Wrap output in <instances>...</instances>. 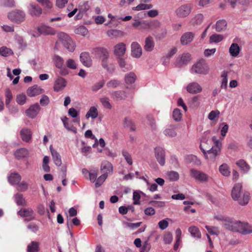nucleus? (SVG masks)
I'll list each match as a JSON object with an SVG mask.
<instances>
[{
  "label": "nucleus",
  "instance_id": "obj_29",
  "mask_svg": "<svg viewBox=\"0 0 252 252\" xmlns=\"http://www.w3.org/2000/svg\"><path fill=\"white\" fill-rule=\"evenodd\" d=\"M5 105L9 108L10 112L11 113L14 114L15 113V109L14 107H11L10 102L12 99V94L11 91L9 89H7L5 91Z\"/></svg>",
  "mask_w": 252,
  "mask_h": 252
},
{
  "label": "nucleus",
  "instance_id": "obj_33",
  "mask_svg": "<svg viewBox=\"0 0 252 252\" xmlns=\"http://www.w3.org/2000/svg\"><path fill=\"white\" fill-rule=\"evenodd\" d=\"M52 60L54 64L57 68H61L63 66L64 60L61 56L58 55H54L53 56Z\"/></svg>",
  "mask_w": 252,
  "mask_h": 252
},
{
  "label": "nucleus",
  "instance_id": "obj_50",
  "mask_svg": "<svg viewBox=\"0 0 252 252\" xmlns=\"http://www.w3.org/2000/svg\"><path fill=\"white\" fill-rule=\"evenodd\" d=\"M13 54V52L12 50L6 46H2L0 48V55L1 56L8 57Z\"/></svg>",
  "mask_w": 252,
  "mask_h": 252
},
{
  "label": "nucleus",
  "instance_id": "obj_62",
  "mask_svg": "<svg viewBox=\"0 0 252 252\" xmlns=\"http://www.w3.org/2000/svg\"><path fill=\"white\" fill-rule=\"evenodd\" d=\"M166 30L162 29L160 30L159 32L154 34V36L157 40H161L164 38L166 37Z\"/></svg>",
  "mask_w": 252,
  "mask_h": 252
},
{
  "label": "nucleus",
  "instance_id": "obj_61",
  "mask_svg": "<svg viewBox=\"0 0 252 252\" xmlns=\"http://www.w3.org/2000/svg\"><path fill=\"white\" fill-rule=\"evenodd\" d=\"M105 84V81L102 80L94 84L91 88L92 91L96 92L102 88Z\"/></svg>",
  "mask_w": 252,
  "mask_h": 252
},
{
  "label": "nucleus",
  "instance_id": "obj_35",
  "mask_svg": "<svg viewBox=\"0 0 252 252\" xmlns=\"http://www.w3.org/2000/svg\"><path fill=\"white\" fill-rule=\"evenodd\" d=\"M185 160L187 163H193L196 165H200L201 163L200 159H199L196 156L193 155L185 156Z\"/></svg>",
  "mask_w": 252,
  "mask_h": 252
},
{
  "label": "nucleus",
  "instance_id": "obj_43",
  "mask_svg": "<svg viewBox=\"0 0 252 252\" xmlns=\"http://www.w3.org/2000/svg\"><path fill=\"white\" fill-rule=\"evenodd\" d=\"M189 231L191 235L195 238H200L201 234L199 229L195 226H192L189 228Z\"/></svg>",
  "mask_w": 252,
  "mask_h": 252
},
{
  "label": "nucleus",
  "instance_id": "obj_14",
  "mask_svg": "<svg viewBox=\"0 0 252 252\" xmlns=\"http://www.w3.org/2000/svg\"><path fill=\"white\" fill-rule=\"evenodd\" d=\"M20 135L22 141L30 143L32 139V133L30 128L23 127L20 131Z\"/></svg>",
  "mask_w": 252,
  "mask_h": 252
},
{
  "label": "nucleus",
  "instance_id": "obj_53",
  "mask_svg": "<svg viewBox=\"0 0 252 252\" xmlns=\"http://www.w3.org/2000/svg\"><path fill=\"white\" fill-rule=\"evenodd\" d=\"M191 60V56L189 53H184L180 58L179 63L181 64L188 63Z\"/></svg>",
  "mask_w": 252,
  "mask_h": 252
},
{
  "label": "nucleus",
  "instance_id": "obj_39",
  "mask_svg": "<svg viewBox=\"0 0 252 252\" xmlns=\"http://www.w3.org/2000/svg\"><path fill=\"white\" fill-rule=\"evenodd\" d=\"M137 79L136 75L133 72H130L125 75V82L127 84H132L134 83Z\"/></svg>",
  "mask_w": 252,
  "mask_h": 252
},
{
  "label": "nucleus",
  "instance_id": "obj_64",
  "mask_svg": "<svg viewBox=\"0 0 252 252\" xmlns=\"http://www.w3.org/2000/svg\"><path fill=\"white\" fill-rule=\"evenodd\" d=\"M173 237L172 235L170 232H166L163 237V240L165 243L170 244L172 241Z\"/></svg>",
  "mask_w": 252,
  "mask_h": 252
},
{
  "label": "nucleus",
  "instance_id": "obj_42",
  "mask_svg": "<svg viewBox=\"0 0 252 252\" xmlns=\"http://www.w3.org/2000/svg\"><path fill=\"white\" fill-rule=\"evenodd\" d=\"M29 155V151L26 148H20L17 150V159L27 158Z\"/></svg>",
  "mask_w": 252,
  "mask_h": 252
},
{
  "label": "nucleus",
  "instance_id": "obj_11",
  "mask_svg": "<svg viewBox=\"0 0 252 252\" xmlns=\"http://www.w3.org/2000/svg\"><path fill=\"white\" fill-rule=\"evenodd\" d=\"M37 30L39 34L53 35L56 33V31L53 28L44 24L38 27Z\"/></svg>",
  "mask_w": 252,
  "mask_h": 252
},
{
  "label": "nucleus",
  "instance_id": "obj_32",
  "mask_svg": "<svg viewBox=\"0 0 252 252\" xmlns=\"http://www.w3.org/2000/svg\"><path fill=\"white\" fill-rule=\"evenodd\" d=\"M39 243L37 241H32L27 247V252H39Z\"/></svg>",
  "mask_w": 252,
  "mask_h": 252
},
{
  "label": "nucleus",
  "instance_id": "obj_44",
  "mask_svg": "<svg viewBox=\"0 0 252 252\" xmlns=\"http://www.w3.org/2000/svg\"><path fill=\"white\" fill-rule=\"evenodd\" d=\"M118 63L120 67L124 71H126V70L130 69L131 68V66L130 65L127 64L126 61L123 58H119L118 59Z\"/></svg>",
  "mask_w": 252,
  "mask_h": 252
},
{
  "label": "nucleus",
  "instance_id": "obj_27",
  "mask_svg": "<svg viewBox=\"0 0 252 252\" xmlns=\"http://www.w3.org/2000/svg\"><path fill=\"white\" fill-rule=\"evenodd\" d=\"M110 95L114 100L117 101L124 100L126 98V93L123 91H113L110 93Z\"/></svg>",
  "mask_w": 252,
  "mask_h": 252
},
{
  "label": "nucleus",
  "instance_id": "obj_54",
  "mask_svg": "<svg viewBox=\"0 0 252 252\" xmlns=\"http://www.w3.org/2000/svg\"><path fill=\"white\" fill-rule=\"evenodd\" d=\"M108 176L106 174H103L100 176L96 180V182L95 183V187L96 188H99L100 187L102 184L103 183V182L105 181V180L107 179Z\"/></svg>",
  "mask_w": 252,
  "mask_h": 252
},
{
  "label": "nucleus",
  "instance_id": "obj_19",
  "mask_svg": "<svg viewBox=\"0 0 252 252\" xmlns=\"http://www.w3.org/2000/svg\"><path fill=\"white\" fill-rule=\"evenodd\" d=\"M237 221L233 220L231 219L223 220V226L226 229L235 232L236 230V227Z\"/></svg>",
  "mask_w": 252,
  "mask_h": 252
},
{
  "label": "nucleus",
  "instance_id": "obj_31",
  "mask_svg": "<svg viewBox=\"0 0 252 252\" xmlns=\"http://www.w3.org/2000/svg\"><path fill=\"white\" fill-rule=\"evenodd\" d=\"M236 164L240 168L241 172L244 174L248 173L250 169L249 165L243 159L238 160L236 162Z\"/></svg>",
  "mask_w": 252,
  "mask_h": 252
},
{
  "label": "nucleus",
  "instance_id": "obj_60",
  "mask_svg": "<svg viewBox=\"0 0 252 252\" xmlns=\"http://www.w3.org/2000/svg\"><path fill=\"white\" fill-rule=\"evenodd\" d=\"M17 205L21 206H27V203L24 198L23 194L17 193Z\"/></svg>",
  "mask_w": 252,
  "mask_h": 252
},
{
  "label": "nucleus",
  "instance_id": "obj_55",
  "mask_svg": "<svg viewBox=\"0 0 252 252\" xmlns=\"http://www.w3.org/2000/svg\"><path fill=\"white\" fill-rule=\"evenodd\" d=\"M122 34V32L118 30H110L107 32V35L111 37H118Z\"/></svg>",
  "mask_w": 252,
  "mask_h": 252
},
{
  "label": "nucleus",
  "instance_id": "obj_40",
  "mask_svg": "<svg viewBox=\"0 0 252 252\" xmlns=\"http://www.w3.org/2000/svg\"><path fill=\"white\" fill-rule=\"evenodd\" d=\"M220 174L223 176L228 177L230 174V171L228 165L226 163L220 165L219 168Z\"/></svg>",
  "mask_w": 252,
  "mask_h": 252
},
{
  "label": "nucleus",
  "instance_id": "obj_63",
  "mask_svg": "<svg viewBox=\"0 0 252 252\" xmlns=\"http://www.w3.org/2000/svg\"><path fill=\"white\" fill-rule=\"evenodd\" d=\"M205 228H206L208 232L211 235H218L220 233L219 229L217 227H213L208 225H206Z\"/></svg>",
  "mask_w": 252,
  "mask_h": 252
},
{
  "label": "nucleus",
  "instance_id": "obj_8",
  "mask_svg": "<svg viewBox=\"0 0 252 252\" xmlns=\"http://www.w3.org/2000/svg\"><path fill=\"white\" fill-rule=\"evenodd\" d=\"M235 232H238L243 235L249 234L252 233V226L249 225L248 223L242 222L241 221L237 222Z\"/></svg>",
  "mask_w": 252,
  "mask_h": 252
},
{
  "label": "nucleus",
  "instance_id": "obj_56",
  "mask_svg": "<svg viewBox=\"0 0 252 252\" xmlns=\"http://www.w3.org/2000/svg\"><path fill=\"white\" fill-rule=\"evenodd\" d=\"M152 7V5L150 4L140 3L135 7H133V10L140 11L142 10L149 9Z\"/></svg>",
  "mask_w": 252,
  "mask_h": 252
},
{
  "label": "nucleus",
  "instance_id": "obj_58",
  "mask_svg": "<svg viewBox=\"0 0 252 252\" xmlns=\"http://www.w3.org/2000/svg\"><path fill=\"white\" fill-rule=\"evenodd\" d=\"M120 85V81L117 79H112L106 84L108 88H116Z\"/></svg>",
  "mask_w": 252,
  "mask_h": 252
},
{
  "label": "nucleus",
  "instance_id": "obj_22",
  "mask_svg": "<svg viewBox=\"0 0 252 252\" xmlns=\"http://www.w3.org/2000/svg\"><path fill=\"white\" fill-rule=\"evenodd\" d=\"M80 61L82 64L88 67L92 65V60L90 54L87 52H83L80 56Z\"/></svg>",
  "mask_w": 252,
  "mask_h": 252
},
{
  "label": "nucleus",
  "instance_id": "obj_25",
  "mask_svg": "<svg viewBox=\"0 0 252 252\" xmlns=\"http://www.w3.org/2000/svg\"><path fill=\"white\" fill-rule=\"evenodd\" d=\"M100 170L102 173L106 174L108 176L113 171L112 164L108 161H104L101 163Z\"/></svg>",
  "mask_w": 252,
  "mask_h": 252
},
{
  "label": "nucleus",
  "instance_id": "obj_4",
  "mask_svg": "<svg viewBox=\"0 0 252 252\" xmlns=\"http://www.w3.org/2000/svg\"><path fill=\"white\" fill-rule=\"evenodd\" d=\"M209 67L205 61L202 60L193 64L191 68V72L194 74L206 75L209 73Z\"/></svg>",
  "mask_w": 252,
  "mask_h": 252
},
{
  "label": "nucleus",
  "instance_id": "obj_37",
  "mask_svg": "<svg viewBox=\"0 0 252 252\" xmlns=\"http://www.w3.org/2000/svg\"><path fill=\"white\" fill-rule=\"evenodd\" d=\"M227 27L226 21L224 20H218L215 25L216 31L218 32H221L226 30Z\"/></svg>",
  "mask_w": 252,
  "mask_h": 252
},
{
  "label": "nucleus",
  "instance_id": "obj_6",
  "mask_svg": "<svg viewBox=\"0 0 252 252\" xmlns=\"http://www.w3.org/2000/svg\"><path fill=\"white\" fill-rule=\"evenodd\" d=\"M190 175L194 179L200 182H207L209 180V176L207 174L194 169L190 170Z\"/></svg>",
  "mask_w": 252,
  "mask_h": 252
},
{
  "label": "nucleus",
  "instance_id": "obj_59",
  "mask_svg": "<svg viewBox=\"0 0 252 252\" xmlns=\"http://www.w3.org/2000/svg\"><path fill=\"white\" fill-rule=\"evenodd\" d=\"M75 33L77 34L85 36L88 33V30L85 27L81 26L75 30Z\"/></svg>",
  "mask_w": 252,
  "mask_h": 252
},
{
  "label": "nucleus",
  "instance_id": "obj_12",
  "mask_svg": "<svg viewBox=\"0 0 252 252\" xmlns=\"http://www.w3.org/2000/svg\"><path fill=\"white\" fill-rule=\"evenodd\" d=\"M40 110V107L38 103H36L30 106L26 111V114L28 117L33 119L36 117Z\"/></svg>",
  "mask_w": 252,
  "mask_h": 252
},
{
  "label": "nucleus",
  "instance_id": "obj_46",
  "mask_svg": "<svg viewBox=\"0 0 252 252\" xmlns=\"http://www.w3.org/2000/svg\"><path fill=\"white\" fill-rule=\"evenodd\" d=\"M7 181L9 184L13 186H16V171H11L7 176Z\"/></svg>",
  "mask_w": 252,
  "mask_h": 252
},
{
  "label": "nucleus",
  "instance_id": "obj_36",
  "mask_svg": "<svg viewBox=\"0 0 252 252\" xmlns=\"http://www.w3.org/2000/svg\"><path fill=\"white\" fill-rule=\"evenodd\" d=\"M98 116V110L96 107L92 106L85 115L86 119L91 118L92 119H96Z\"/></svg>",
  "mask_w": 252,
  "mask_h": 252
},
{
  "label": "nucleus",
  "instance_id": "obj_18",
  "mask_svg": "<svg viewBox=\"0 0 252 252\" xmlns=\"http://www.w3.org/2000/svg\"><path fill=\"white\" fill-rule=\"evenodd\" d=\"M164 135L168 138H173L177 136L176 127L173 125H170L166 126L163 131Z\"/></svg>",
  "mask_w": 252,
  "mask_h": 252
},
{
  "label": "nucleus",
  "instance_id": "obj_57",
  "mask_svg": "<svg viewBox=\"0 0 252 252\" xmlns=\"http://www.w3.org/2000/svg\"><path fill=\"white\" fill-rule=\"evenodd\" d=\"M25 20V13L21 10H17V24L21 23Z\"/></svg>",
  "mask_w": 252,
  "mask_h": 252
},
{
  "label": "nucleus",
  "instance_id": "obj_30",
  "mask_svg": "<svg viewBox=\"0 0 252 252\" xmlns=\"http://www.w3.org/2000/svg\"><path fill=\"white\" fill-rule=\"evenodd\" d=\"M50 149L54 162L57 166H60L62 164L60 155L53 148L50 147Z\"/></svg>",
  "mask_w": 252,
  "mask_h": 252
},
{
  "label": "nucleus",
  "instance_id": "obj_49",
  "mask_svg": "<svg viewBox=\"0 0 252 252\" xmlns=\"http://www.w3.org/2000/svg\"><path fill=\"white\" fill-rule=\"evenodd\" d=\"M223 38L222 35L215 33L210 37V42L217 43L221 41Z\"/></svg>",
  "mask_w": 252,
  "mask_h": 252
},
{
  "label": "nucleus",
  "instance_id": "obj_45",
  "mask_svg": "<svg viewBox=\"0 0 252 252\" xmlns=\"http://www.w3.org/2000/svg\"><path fill=\"white\" fill-rule=\"evenodd\" d=\"M167 177L170 181H176L179 178V173L174 171H170L167 173Z\"/></svg>",
  "mask_w": 252,
  "mask_h": 252
},
{
  "label": "nucleus",
  "instance_id": "obj_9",
  "mask_svg": "<svg viewBox=\"0 0 252 252\" xmlns=\"http://www.w3.org/2000/svg\"><path fill=\"white\" fill-rule=\"evenodd\" d=\"M155 156L158 163L161 166H163L165 163V151L160 147H156L155 149Z\"/></svg>",
  "mask_w": 252,
  "mask_h": 252
},
{
  "label": "nucleus",
  "instance_id": "obj_16",
  "mask_svg": "<svg viewBox=\"0 0 252 252\" xmlns=\"http://www.w3.org/2000/svg\"><path fill=\"white\" fill-rule=\"evenodd\" d=\"M131 56L135 58H139L142 54V49L140 44L133 42L131 44Z\"/></svg>",
  "mask_w": 252,
  "mask_h": 252
},
{
  "label": "nucleus",
  "instance_id": "obj_23",
  "mask_svg": "<svg viewBox=\"0 0 252 252\" xmlns=\"http://www.w3.org/2000/svg\"><path fill=\"white\" fill-rule=\"evenodd\" d=\"M29 13L32 16H39L42 13L41 8L36 3H31L29 7Z\"/></svg>",
  "mask_w": 252,
  "mask_h": 252
},
{
  "label": "nucleus",
  "instance_id": "obj_13",
  "mask_svg": "<svg viewBox=\"0 0 252 252\" xmlns=\"http://www.w3.org/2000/svg\"><path fill=\"white\" fill-rule=\"evenodd\" d=\"M195 36L194 32H187L184 33L180 37V42L182 45H187L190 43Z\"/></svg>",
  "mask_w": 252,
  "mask_h": 252
},
{
  "label": "nucleus",
  "instance_id": "obj_47",
  "mask_svg": "<svg viewBox=\"0 0 252 252\" xmlns=\"http://www.w3.org/2000/svg\"><path fill=\"white\" fill-rule=\"evenodd\" d=\"M100 102L104 108L107 109H111L112 107L110 102V99L107 97H102L100 98Z\"/></svg>",
  "mask_w": 252,
  "mask_h": 252
},
{
  "label": "nucleus",
  "instance_id": "obj_17",
  "mask_svg": "<svg viewBox=\"0 0 252 252\" xmlns=\"http://www.w3.org/2000/svg\"><path fill=\"white\" fill-rule=\"evenodd\" d=\"M126 51V45L123 42L117 44L114 47V54L119 57L123 56Z\"/></svg>",
  "mask_w": 252,
  "mask_h": 252
},
{
  "label": "nucleus",
  "instance_id": "obj_26",
  "mask_svg": "<svg viewBox=\"0 0 252 252\" xmlns=\"http://www.w3.org/2000/svg\"><path fill=\"white\" fill-rule=\"evenodd\" d=\"M44 90L37 85L29 88L27 90V94L29 96L32 97L42 94Z\"/></svg>",
  "mask_w": 252,
  "mask_h": 252
},
{
  "label": "nucleus",
  "instance_id": "obj_21",
  "mask_svg": "<svg viewBox=\"0 0 252 252\" xmlns=\"http://www.w3.org/2000/svg\"><path fill=\"white\" fill-rule=\"evenodd\" d=\"M155 46V43L153 37L148 36L145 38L144 50L147 52H152L154 50Z\"/></svg>",
  "mask_w": 252,
  "mask_h": 252
},
{
  "label": "nucleus",
  "instance_id": "obj_52",
  "mask_svg": "<svg viewBox=\"0 0 252 252\" xmlns=\"http://www.w3.org/2000/svg\"><path fill=\"white\" fill-rule=\"evenodd\" d=\"M172 117L175 121H180L182 118L181 111L178 108L175 109L173 111Z\"/></svg>",
  "mask_w": 252,
  "mask_h": 252
},
{
  "label": "nucleus",
  "instance_id": "obj_48",
  "mask_svg": "<svg viewBox=\"0 0 252 252\" xmlns=\"http://www.w3.org/2000/svg\"><path fill=\"white\" fill-rule=\"evenodd\" d=\"M122 154L127 163L129 165H131L133 163V161L131 154L126 150H123L122 152Z\"/></svg>",
  "mask_w": 252,
  "mask_h": 252
},
{
  "label": "nucleus",
  "instance_id": "obj_51",
  "mask_svg": "<svg viewBox=\"0 0 252 252\" xmlns=\"http://www.w3.org/2000/svg\"><path fill=\"white\" fill-rule=\"evenodd\" d=\"M21 51H23L27 47V43L24 41V39L21 36L17 37V46Z\"/></svg>",
  "mask_w": 252,
  "mask_h": 252
},
{
  "label": "nucleus",
  "instance_id": "obj_2",
  "mask_svg": "<svg viewBox=\"0 0 252 252\" xmlns=\"http://www.w3.org/2000/svg\"><path fill=\"white\" fill-rule=\"evenodd\" d=\"M215 147H213L211 149L206 151L202 146V144L200 145V148L204 155L205 157L211 163L214 162L216 157L219 155L220 151L221 143L219 140L215 142Z\"/></svg>",
  "mask_w": 252,
  "mask_h": 252
},
{
  "label": "nucleus",
  "instance_id": "obj_28",
  "mask_svg": "<svg viewBox=\"0 0 252 252\" xmlns=\"http://www.w3.org/2000/svg\"><path fill=\"white\" fill-rule=\"evenodd\" d=\"M228 71L223 70L221 74L220 78V88L221 89L226 90L228 83Z\"/></svg>",
  "mask_w": 252,
  "mask_h": 252
},
{
  "label": "nucleus",
  "instance_id": "obj_24",
  "mask_svg": "<svg viewBox=\"0 0 252 252\" xmlns=\"http://www.w3.org/2000/svg\"><path fill=\"white\" fill-rule=\"evenodd\" d=\"M28 184L25 181H21V176L17 173V190L24 192L27 190Z\"/></svg>",
  "mask_w": 252,
  "mask_h": 252
},
{
  "label": "nucleus",
  "instance_id": "obj_1",
  "mask_svg": "<svg viewBox=\"0 0 252 252\" xmlns=\"http://www.w3.org/2000/svg\"><path fill=\"white\" fill-rule=\"evenodd\" d=\"M242 185L241 183L235 184L232 189L231 196L235 200H239V203L242 205L247 204L250 199V193L248 192H244L241 198L242 191Z\"/></svg>",
  "mask_w": 252,
  "mask_h": 252
},
{
  "label": "nucleus",
  "instance_id": "obj_5",
  "mask_svg": "<svg viewBox=\"0 0 252 252\" xmlns=\"http://www.w3.org/2000/svg\"><path fill=\"white\" fill-rule=\"evenodd\" d=\"M94 52L97 53L101 58V65L102 67L109 71L107 61L109 58V53L107 49L104 48L98 47L94 49Z\"/></svg>",
  "mask_w": 252,
  "mask_h": 252
},
{
  "label": "nucleus",
  "instance_id": "obj_38",
  "mask_svg": "<svg viewBox=\"0 0 252 252\" xmlns=\"http://www.w3.org/2000/svg\"><path fill=\"white\" fill-rule=\"evenodd\" d=\"M204 19V16L202 14L195 15L191 20L190 23L193 26L200 25Z\"/></svg>",
  "mask_w": 252,
  "mask_h": 252
},
{
  "label": "nucleus",
  "instance_id": "obj_7",
  "mask_svg": "<svg viewBox=\"0 0 252 252\" xmlns=\"http://www.w3.org/2000/svg\"><path fill=\"white\" fill-rule=\"evenodd\" d=\"M192 5L191 4H186L179 7L176 10L177 15L180 18H185L191 12Z\"/></svg>",
  "mask_w": 252,
  "mask_h": 252
},
{
  "label": "nucleus",
  "instance_id": "obj_20",
  "mask_svg": "<svg viewBox=\"0 0 252 252\" xmlns=\"http://www.w3.org/2000/svg\"><path fill=\"white\" fill-rule=\"evenodd\" d=\"M66 85L65 80L61 77H58L55 81L54 90L56 92H59L63 90Z\"/></svg>",
  "mask_w": 252,
  "mask_h": 252
},
{
  "label": "nucleus",
  "instance_id": "obj_34",
  "mask_svg": "<svg viewBox=\"0 0 252 252\" xmlns=\"http://www.w3.org/2000/svg\"><path fill=\"white\" fill-rule=\"evenodd\" d=\"M229 52L231 57H237L240 52V48L238 44L233 43L230 45Z\"/></svg>",
  "mask_w": 252,
  "mask_h": 252
},
{
  "label": "nucleus",
  "instance_id": "obj_15",
  "mask_svg": "<svg viewBox=\"0 0 252 252\" xmlns=\"http://www.w3.org/2000/svg\"><path fill=\"white\" fill-rule=\"evenodd\" d=\"M186 90L189 94H197L202 92V88L198 83L193 82L187 86Z\"/></svg>",
  "mask_w": 252,
  "mask_h": 252
},
{
  "label": "nucleus",
  "instance_id": "obj_10",
  "mask_svg": "<svg viewBox=\"0 0 252 252\" xmlns=\"http://www.w3.org/2000/svg\"><path fill=\"white\" fill-rule=\"evenodd\" d=\"M17 214L20 217L25 218V220L27 221L35 219V214L32 209L30 208H22L17 212Z\"/></svg>",
  "mask_w": 252,
  "mask_h": 252
},
{
  "label": "nucleus",
  "instance_id": "obj_41",
  "mask_svg": "<svg viewBox=\"0 0 252 252\" xmlns=\"http://www.w3.org/2000/svg\"><path fill=\"white\" fill-rule=\"evenodd\" d=\"M160 23L158 21H156L152 23H150L147 21L141 22L140 24V29H150L152 26H159Z\"/></svg>",
  "mask_w": 252,
  "mask_h": 252
},
{
  "label": "nucleus",
  "instance_id": "obj_3",
  "mask_svg": "<svg viewBox=\"0 0 252 252\" xmlns=\"http://www.w3.org/2000/svg\"><path fill=\"white\" fill-rule=\"evenodd\" d=\"M59 41L69 52H73L76 45L68 34L63 32L58 33Z\"/></svg>",
  "mask_w": 252,
  "mask_h": 252
}]
</instances>
